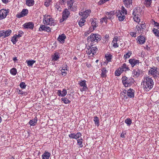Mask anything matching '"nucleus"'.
Masks as SVG:
<instances>
[{
    "label": "nucleus",
    "instance_id": "1",
    "mask_svg": "<svg viewBox=\"0 0 159 159\" xmlns=\"http://www.w3.org/2000/svg\"><path fill=\"white\" fill-rule=\"evenodd\" d=\"M141 85L143 89L148 91L153 88L154 82L151 78L149 76H145L141 82Z\"/></svg>",
    "mask_w": 159,
    "mask_h": 159
},
{
    "label": "nucleus",
    "instance_id": "2",
    "mask_svg": "<svg viewBox=\"0 0 159 159\" xmlns=\"http://www.w3.org/2000/svg\"><path fill=\"white\" fill-rule=\"evenodd\" d=\"M127 11L125 8L122 6L121 11H118L116 12V16L118 20L120 21H123L125 18V15H126Z\"/></svg>",
    "mask_w": 159,
    "mask_h": 159
},
{
    "label": "nucleus",
    "instance_id": "3",
    "mask_svg": "<svg viewBox=\"0 0 159 159\" xmlns=\"http://www.w3.org/2000/svg\"><path fill=\"white\" fill-rule=\"evenodd\" d=\"M43 23L44 24L48 25L54 26L55 25L54 19L50 15H45L44 16Z\"/></svg>",
    "mask_w": 159,
    "mask_h": 159
},
{
    "label": "nucleus",
    "instance_id": "4",
    "mask_svg": "<svg viewBox=\"0 0 159 159\" xmlns=\"http://www.w3.org/2000/svg\"><path fill=\"white\" fill-rule=\"evenodd\" d=\"M129 70V67L125 63H124L121 67L118 68L115 72V75L117 76H120L123 72Z\"/></svg>",
    "mask_w": 159,
    "mask_h": 159
},
{
    "label": "nucleus",
    "instance_id": "5",
    "mask_svg": "<svg viewBox=\"0 0 159 159\" xmlns=\"http://www.w3.org/2000/svg\"><path fill=\"white\" fill-rule=\"evenodd\" d=\"M140 11L139 7L134 9L133 12V19L134 21L137 22L139 23L140 22V19L139 17Z\"/></svg>",
    "mask_w": 159,
    "mask_h": 159
},
{
    "label": "nucleus",
    "instance_id": "6",
    "mask_svg": "<svg viewBox=\"0 0 159 159\" xmlns=\"http://www.w3.org/2000/svg\"><path fill=\"white\" fill-rule=\"evenodd\" d=\"M101 36L98 34H91V35L88 37L87 41L89 42H95L99 41L101 39Z\"/></svg>",
    "mask_w": 159,
    "mask_h": 159
},
{
    "label": "nucleus",
    "instance_id": "7",
    "mask_svg": "<svg viewBox=\"0 0 159 159\" xmlns=\"http://www.w3.org/2000/svg\"><path fill=\"white\" fill-rule=\"evenodd\" d=\"M148 75H152L153 77L156 78L159 77V74L158 72L157 67L153 66L148 71Z\"/></svg>",
    "mask_w": 159,
    "mask_h": 159
},
{
    "label": "nucleus",
    "instance_id": "8",
    "mask_svg": "<svg viewBox=\"0 0 159 159\" xmlns=\"http://www.w3.org/2000/svg\"><path fill=\"white\" fill-rule=\"evenodd\" d=\"M122 83L125 87L130 86L132 84L131 79H129L125 76L122 78Z\"/></svg>",
    "mask_w": 159,
    "mask_h": 159
},
{
    "label": "nucleus",
    "instance_id": "9",
    "mask_svg": "<svg viewBox=\"0 0 159 159\" xmlns=\"http://www.w3.org/2000/svg\"><path fill=\"white\" fill-rule=\"evenodd\" d=\"M138 25H137L136 28L139 33H142L143 30L145 28L146 25L144 22H142L141 23L139 24L138 23Z\"/></svg>",
    "mask_w": 159,
    "mask_h": 159
},
{
    "label": "nucleus",
    "instance_id": "10",
    "mask_svg": "<svg viewBox=\"0 0 159 159\" xmlns=\"http://www.w3.org/2000/svg\"><path fill=\"white\" fill-rule=\"evenodd\" d=\"M86 81L85 80H81L79 82L80 85L82 88H80V91L81 92L85 91L87 90L88 87L86 84Z\"/></svg>",
    "mask_w": 159,
    "mask_h": 159
},
{
    "label": "nucleus",
    "instance_id": "11",
    "mask_svg": "<svg viewBox=\"0 0 159 159\" xmlns=\"http://www.w3.org/2000/svg\"><path fill=\"white\" fill-rule=\"evenodd\" d=\"M67 5L69 9L71 11H74L76 10L77 6L76 4L75 3H74V2H72L68 3Z\"/></svg>",
    "mask_w": 159,
    "mask_h": 159
},
{
    "label": "nucleus",
    "instance_id": "12",
    "mask_svg": "<svg viewBox=\"0 0 159 159\" xmlns=\"http://www.w3.org/2000/svg\"><path fill=\"white\" fill-rule=\"evenodd\" d=\"M91 11L89 10H85V11H84L83 12H79V14L80 15L82 16V18L85 19L89 15Z\"/></svg>",
    "mask_w": 159,
    "mask_h": 159
},
{
    "label": "nucleus",
    "instance_id": "13",
    "mask_svg": "<svg viewBox=\"0 0 159 159\" xmlns=\"http://www.w3.org/2000/svg\"><path fill=\"white\" fill-rule=\"evenodd\" d=\"M136 40L138 43L140 44H143L145 42L146 39L144 36L140 35L137 37Z\"/></svg>",
    "mask_w": 159,
    "mask_h": 159
},
{
    "label": "nucleus",
    "instance_id": "14",
    "mask_svg": "<svg viewBox=\"0 0 159 159\" xmlns=\"http://www.w3.org/2000/svg\"><path fill=\"white\" fill-rule=\"evenodd\" d=\"M28 13V10L27 9H23L21 12L17 15V17L20 18L26 16Z\"/></svg>",
    "mask_w": 159,
    "mask_h": 159
},
{
    "label": "nucleus",
    "instance_id": "15",
    "mask_svg": "<svg viewBox=\"0 0 159 159\" xmlns=\"http://www.w3.org/2000/svg\"><path fill=\"white\" fill-rule=\"evenodd\" d=\"M10 30H7L0 31V37H2L3 38L8 36L10 34Z\"/></svg>",
    "mask_w": 159,
    "mask_h": 159
},
{
    "label": "nucleus",
    "instance_id": "16",
    "mask_svg": "<svg viewBox=\"0 0 159 159\" xmlns=\"http://www.w3.org/2000/svg\"><path fill=\"white\" fill-rule=\"evenodd\" d=\"M23 26L25 29H33L34 27V24L32 22H29L28 23H25Z\"/></svg>",
    "mask_w": 159,
    "mask_h": 159
},
{
    "label": "nucleus",
    "instance_id": "17",
    "mask_svg": "<svg viewBox=\"0 0 159 159\" xmlns=\"http://www.w3.org/2000/svg\"><path fill=\"white\" fill-rule=\"evenodd\" d=\"M129 62L131 65L132 67H134L135 66L139 65V61L135 59H130L129 60Z\"/></svg>",
    "mask_w": 159,
    "mask_h": 159
},
{
    "label": "nucleus",
    "instance_id": "18",
    "mask_svg": "<svg viewBox=\"0 0 159 159\" xmlns=\"http://www.w3.org/2000/svg\"><path fill=\"white\" fill-rule=\"evenodd\" d=\"M81 136H82V134L80 132L77 134L72 133L69 135V137L70 138L75 139L79 138Z\"/></svg>",
    "mask_w": 159,
    "mask_h": 159
},
{
    "label": "nucleus",
    "instance_id": "19",
    "mask_svg": "<svg viewBox=\"0 0 159 159\" xmlns=\"http://www.w3.org/2000/svg\"><path fill=\"white\" fill-rule=\"evenodd\" d=\"M7 11L4 9L0 10V19H2L6 17L7 14Z\"/></svg>",
    "mask_w": 159,
    "mask_h": 159
},
{
    "label": "nucleus",
    "instance_id": "20",
    "mask_svg": "<svg viewBox=\"0 0 159 159\" xmlns=\"http://www.w3.org/2000/svg\"><path fill=\"white\" fill-rule=\"evenodd\" d=\"M39 30L40 31H44L48 32H49L51 31V29L48 26H45V25H42L40 26L39 29Z\"/></svg>",
    "mask_w": 159,
    "mask_h": 159
},
{
    "label": "nucleus",
    "instance_id": "21",
    "mask_svg": "<svg viewBox=\"0 0 159 159\" xmlns=\"http://www.w3.org/2000/svg\"><path fill=\"white\" fill-rule=\"evenodd\" d=\"M67 93V92L66 90L65 89H63L62 91H61V90H58L57 94L59 96L62 97L65 96Z\"/></svg>",
    "mask_w": 159,
    "mask_h": 159
},
{
    "label": "nucleus",
    "instance_id": "22",
    "mask_svg": "<svg viewBox=\"0 0 159 159\" xmlns=\"http://www.w3.org/2000/svg\"><path fill=\"white\" fill-rule=\"evenodd\" d=\"M70 14L69 11L67 9H65L63 12L62 16L64 20H66Z\"/></svg>",
    "mask_w": 159,
    "mask_h": 159
},
{
    "label": "nucleus",
    "instance_id": "23",
    "mask_svg": "<svg viewBox=\"0 0 159 159\" xmlns=\"http://www.w3.org/2000/svg\"><path fill=\"white\" fill-rule=\"evenodd\" d=\"M66 37L64 34H62L59 36L57 38L58 41L61 43H64L65 42V39H66Z\"/></svg>",
    "mask_w": 159,
    "mask_h": 159
},
{
    "label": "nucleus",
    "instance_id": "24",
    "mask_svg": "<svg viewBox=\"0 0 159 159\" xmlns=\"http://www.w3.org/2000/svg\"><path fill=\"white\" fill-rule=\"evenodd\" d=\"M118 38L117 36H115L114 38L111 43V44L114 48H117L118 47V45L117 43L118 41Z\"/></svg>",
    "mask_w": 159,
    "mask_h": 159
},
{
    "label": "nucleus",
    "instance_id": "25",
    "mask_svg": "<svg viewBox=\"0 0 159 159\" xmlns=\"http://www.w3.org/2000/svg\"><path fill=\"white\" fill-rule=\"evenodd\" d=\"M52 61H57L60 58V54L58 52H56L52 56Z\"/></svg>",
    "mask_w": 159,
    "mask_h": 159
},
{
    "label": "nucleus",
    "instance_id": "26",
    "mask_svg": "<svg viewBox=\"0 0 159 159\" xmlns=\"http://www.w3.org/2000/svg\"><path fill=\"white\" fill-rule=\"evenodd\" d=\"M38 118L36 116L34 119L30 120L29 122V124L31 126H34L37 123Z\"/></svg>",
    "mask_w": 159,
    "mask_h": 159
},
{
    "label": "nucleus",
    "instance_id": "27",
    "mask_svg": "<svg viewBox=\"0 0 159 159\" xmlns=\"http://www.w3.org/2000/svg\"><path fill=\"white\" fill-rule=\"evenodd\" d=\"M134 90L130 89L128 90L127 92V95L130 98H133L134 97Z\"/></svg>",
    "mask_w": 159,
    "mask_h": 159
},
{
    "label": "nucleus",
    "instance_id": "28",
    "mask_svg": "<svg viewBox=\"0 0 159 159\" xmlns=\"http://www.w3.org/2000/svg\"><path fill=\"white\" fill-rule=\"evenodd\" d=\"M50 153L48 152H45L42 156V159H49L50 156Z\"/></svg>",
    "mask_w": 159,
    "mask_h": 159
},
{
    "label": "nucleus",
    "instance_id": "29",
    "mask_svg": "<svg viewBox=\"0 0 159 159\" xmlns=\"http://www.w3.org/2000/svg\"><path fill=\"white\" fill-rule=\"evenodd\" d=\"M102 73L101 76L102 78L106 77L107 76L106 73L107 71L105 68H103L102 69Z\"/></svg>",
    "mask_w": 159,
    "mask_h": 159
},
{
    "label": "nucleus",
    "instance_id": "30",
    "mask_svg": "<svg viewBox=\"0 0 159 159\" xmlns=\"http://www.w3.org/2000/svg\"><path fill=\"white\" fill-rule=\"evenodd\" d=\"M125 6L127 7H130V5L132 3V0H123Z\"/></svg>",
    "mask_w": 159,
    "mask_h": 159
},
{
    "label": "nucleus",
    "instance_id": "31",
    "mask_svg": "<svg viewBox=\"0 0 159 159\" xmlns=\"http://www.w3.org/2000/svg\"><path fill=\"white\" fill-rule=\"evenodd\" d=\"M89 50H90V52H91L92 55H94L96 53L98 49L96 47H90Z\"/></svg>",
    "mask_w": 159,
    "mask_h": 159
},
{
    "label": "nucleus",
    "instance_id": "32",
    "mask_svg": "<svg viewBox=\"0 0 159 159\" xmlns=\"http://www.w3.org/2000/svg\"><path fill=\"white\" fill-rule=\"evenodd\" d=\"M34 4V0H26V4L29 7L33 6Z\"/></svg>",
    "mask_w": 159,
    "mask_h": 159
},
{
    "label": "nucleus",
    "instance_id": "33",
    "mask_svg": "<svg viewBox=\"0 0 159 159\" xmlns=\"http://www.w3.org/2000/svg\"><path fill=\"white\" fill-rule=\"evenodd\" d=\"M105 57L106 59V61H107V62L111 61L112 57V56L109 53H107L105 55Z\"/></svg>",
    "mask_w": 159,
    "mask_h": 159
},
{
    "label": "nucleus",
    "instance_id": "34",
    "mask_svg": "<svg viewBox=\"0 0 159 159\" xmlns=\"http://www.w3.org/2000/svg\"><path fill=\"white\" fill-rule=\"evenodd\" d=\"M152 3V0H144V3L147 7H150Z\"/></svg>",
    "mask_w": 159,
    "mask_h": 159
},
{
    "label": "nucleus",
    "instance_id": "35",
    "mask_svg": "<svg viewBox=\"0 0 159 159\" xmlns=\"http://www.w3.org/2000/svg\"><path fill=\"white\" fill-rule=\"evenodd\" d=\"M36 61L33 60L27 61L26 63L29 66H32L33 64Z\"/></svg>",
    "mask_w": 159,
    "mask_h": 159
},
{
    "label": "nucleus",
    "instance_id": "36",
    "mask_svg": "<svg viewBox=\"0 0 159 159\" xmlns=\"http://www.w3.org/2000/svg\"><path fill=\"white\" fill-rule=\"evenodd\" d=\"M96 19H92L91 20V24L92 26L93 27V30L94 29V28L97 27V21H96Z\"/></svg>",
    "mask_w": 159,
    "mask_h": 159
},
{
    "label": "nucleus",
    "instance_id": "37",
    "mask_svg": "<svg viewBox=\"0 0 159 159\" xmlns=\"http://www.w3.org/2000/svg\"><path fill=\"white\" fill-rule=\"evenodd\" d=\"M85 22V19L81 18L79 21V24L80 27H82L84 25V23Z\"/></svg>",
    "mask_w": 159,
    "mask_h": 159
},
{
    "label": "nucleus",
    "instance_id": "38",
    "mask_svg": "<svg viewBox=\"0 0 159 159\" xmlns=\"http://www.w3.org/2000/svg\"><path fill=\"white\" fill-rule=\"evenodd\" d=\"M125 122L128 126H129L132 124V120L128 118L125 120Z\"/></svg>",
    "mask_w": 159,
    "mask_h": 159
},
{
    "label": "nucleus",
    "instance_id": "39",
    "mask_svg": "<svg viewBox=\"0 0 159 159\" xmlns=\"http://www.w3.org/2000/svg\"><path fill=\"white\" fill-rule=\"evenodd\" d=\"M17 36L14 35L11 38V41L14 44H15L16 43L19 39Z\"/></svg>",
    "mask_w": 159,
    "mask_h": 159
},
{
    "label": "nucleus",
    "instance_id": "40",
    "mask_svg": "<svg viewBox=\"0 0 159 159\" xmlns=\"http://www.w3.org/2000/svg\"><path fill=\"white\" fill-rule=\"evenodd\" d=\"M132 54V52L129 51L127 53L124 55V58L125 59L129 58Z\"/></svg>",
    "mask_w": 159,
    "mask_h": 159
},
{
    "label": "nucleus",
    "instance_id": "41",
    "mask_svg": "<svg viewBox=\"0 0 159 159\" xmlns=\"http://www.w3.org/2000/svg\"><path fill=\"white\" fill-rule=\"evenodd\" d=\"M17 73V70L14 68H13L11 69V75H15Z\"/></svg>",
    "mask_w": 159,
    "mask_h": 159
},
{
    "label": "nucleus",
    "instance_id": "42",
    "mask_svg": "<svg viewBox=\"0 0 159 159\" xmlns=\"http://www.w3.org/2000/svg\"><path fill=\"white\" fill-rule=\"evenodd\" d=\"M93 120L95 122V124L97 126H98L99 125V120L97 116L94 117Z\"/></svg>",
    "mask_w": 159,
    "mask_h": 159
},
{
    "label": "nucleus",
    "instance_id": "43",
    "mask_svg": "<svg viewBox=\"0 0 159 159\" xmlns=\"http://www.w3.org/2000/svg\"><path fill=\"white\" fill-rule=\"evenodd\" d=\"M63 67L61 71V75H62L64 76L66 75L67 74L66 71H67V69L66 68V69H63Z\"/></svg>",
    "mask_w": 159,
    "mask_h": 159
},
{
    "label": "nucleus",
    "instance_id": "44",
    "mask_svg": "<svg viewBox=\"0 0 159 159\" xmlns=\"http://www.w3.org/2000/svg\"><path fill=\"white\" fill-rule=\"evenodd\" d=\"M133 74L136 77H138L139 75L140 74V71L138 70L137 71L134 70L133 72Z\"/></svg>",
    "mask_w": 159,
    "mask_h": 159
},
{
    "label": "nucleus",
    "instance_id": "45",
    "mask_svg": "<svg viewBox=\"0 0 159 159\" xmlns=\"http://www.w3.org/2000/svg\"><path fill=\"white\" fill-rule=\"evenodd\" d=\"M61 101L63 102L65 104L68 103L70 102L67 98H61Z\"/></svg>",
    "mask_w": 159,
    "mask_h": 159
},
{
    "label": "nucleus",
    "instance_id": "46",
    "mask_svg": "<svg viewBox=\"0 0 159 159\" xmlns=\"http://www.w3.org/2000/svg\"><path fill=\"white\" fill-rule=\"evenodd\" d=\"M82 139L81 138L80 139H79L77 140V143H78V144L79 146L80 147H82L83 146L82 145Z\"/></svg>",
    "mask_w": 159,
    "mask_h": 159
},
{
    "label": "nucleus",
    "instance_id": "47",
    "mask_svg": "<svg viewBox=\"0 0 159 159\" xmlns=\"http://www.w3.org/2000/svg\"><path fill=\"white\" fill-rule=\"evenodd\" d=\"M108 17H105L104 18H103L100 20V21L102 23H103L104 22H105V23H107V20Z\"/></svg>",
    "mask_w": 159,
    "mask_h": 159
},
{
    "label": "nucleus",
    "instance_id": "48",
    "mask_svg": "<svg viewBox=\"0 0 159 159\" xmlns=\"http://www.w3.org/2000/svg\"><path fill=\"white\" fill-rule=\"evenodd\" d=\"M20 88L22 89H25L26 87L25 83L23 82L20 83Z\"/></svg>",
    "mask_w": 159,
    "mask_h": 159
},
{
    "label": "nucleus",
    "instance_id": "49",
    "mask_svg": "<svg viewBox=\"0 0 159 159\" xmlns=\"http://www.w3.org/2000/svg\"><path fill=\"white\" fill-rule=\"evenodd\" d=\"M23 34V32L22 31H20L19 32V33L18 34L15 35L16 36H17V37L19 39L20 37H21Z\"/></svg>",
    "mask_w": 159,
    "mask_h": 159
},
{
    "label": "nucleus",
    "instance_id": "50",
    "mask_svg": "<svg viewBox=\"0 0 159 159\" xmlns=\"http://www.w3.org/2000/svg\"><path fill=\"white\" fill-rule=\"evenodd\" d=\"M106 14L108 15V18L109 19H111L112 16H113V12H107V13H106Z\"/></svg>",
    "mask_w": 159,
    "mask_h": 159
},
{
    "label": "nucleus",
    "instance_id": "51",
    "mask_svg": "<svg viewBox=\"0 0 159 159\" xmlns=\"http://www.w3.org/2000/svg\"><path fill=\"white\" fill-rule=\"evenodd\" d=\"M109 0H101L98 2V4H102Z\"/></svg>",
    "mask_w": 159,
    "mask_h": 159
},
{
    "label": "nucleus",
    "instance_id": "52",
    "mask_svg": "<svg viewBox=\"0 0 159 159\" xmlns=\"http://www.w3.org/2000/svg\"><path fill=\"white\" fill-rule=\"evenodd\" d=\"M55 8L58 11H60L61 10V8L60 6H59L58 5L56 4L55 7Z\"/></svg>",
    "mask_w": 159,
    "mask_h": 159
},
{
    "label": "nucleus",
    "instance_id": "53",
    "mask_svg": "<svg viewBox=\"0 0 159 159\" xmlns=\"http://www.w3.org/2000/svg\"><path fill=\"white\" fill-rule=\"evenodd\" d=\"M50 1H49L47 0V1L45 2L44 5L46 7H48L50 5Z\"/></svg>",
    "mask_w": 159,
    "mask_h": 159
},
{
    "label": "nucleus",
    "instance_id": "54",
    "mask_svg": "<svg viewBox=\"0 0 159 159\" xmlns=\"http://www.w3.org/2000/svg\"><path fill=\"white\" fill-rule=\"evenodd\" d=\"M154 25L156 27L157 29H159V23L154 21Z\"/></svg>",
    "mask_w": 159,
    "mask_h": 159
},
{
    "label": "nucleus",
    "instance_id": "55",
    "mask_svg": "<svg viewBox=\"0 0 159 159\" xmlns=\"http://www.w3.org/2000/svg\"><path fill=\"white\" fill-rule=\"evenodd\" d=\"M64 2H66L68 4V3H70V2H74V0H64Z\"/></svg>",
    "mask_w": 159,
    "mask_h": 159
},
{
    "label": "nucleus",
    "instance_id": "56",
    "mask_svg": "<svg viewBox=\"0 0 159 159\" xmlns=\"http://www.w3.org/2000/svg\"><path fill=\"white\" fill-rule=\"evenodd\" d=\"M130 35L132 37H135L136 36V34L134 32H131L130 33Z\"/></svg>",
    "mask_w": 159,
    "mask_h": 159
},
{
    "label": "nucleus",
    "instance_id": "57",
    "mask_svg": "<svg viewBox=\"0 0 159 159\" xmlns=\"http://www.w3.org/2000/svg\"><path fill=\"white\" fill-rule=\"evenodd\" d=\"M17 91L19 93L21 94H23L24 93V92L23 91H20V89H17Z\"/></svg>",
    "mask_w": 159,
    "mask_h": 159
},
{
    "label": "nucleus",
    "instance_id": "58",
    "mask_svg": "<svg viewBox=\"0 0 159 159\" xmlns=\"http://www.w3.org/2000/svg\"><path fill=\"white\" fill-rule=\"evenodd\" d=\"M125 133H121L120 137L122 138H125Z\"/></svg>",
    "mask_w": 159,
    "mask_h": 159
},
{
    "label": "nucleus",
    "instance_id": "59",
    "mask_svg": "<svg viewBox=\"0 0 159 159\" xmlns=\"http://www.w3.org/2000/svg\"><path fill=\"white\" fill-rule=\"evenodd\" d=\"M144 49L147 50H150V48L149 47H148V46L146 45L144 47Z\"/></svg>",
    "mask_w": 159,
    "mask_h": 159
},
{
    "label": "nucleus",
    "instance_id": "60",
    "mask_svg": "<svg viewBox=\"0 0 159 159\" xmlns=\"http://www.w3.org/2000/svg\"><path fill=\"white\" fill-rule=\"evenodd\" d=\"M8 0H2V2L5 3H6L8 2Z\"/></svg>",
    "mask_w": 159,
    "mask_h": 159
},
{
    "label": "nucleus",
    "instance_id": "61",
    "mask_svg": "<svg viewBox=\"0 0 159 159\" xmlns=\"http://www.w3.org/2000/svg\"><path fill=\"white\" fill-rule=\"evenodd\" d=\"M86 52L88 54H90L91 53V52H90V50H89V48L88 50L86 51Z\"/></svg>",
    "mask_w": 159,
    "mask_h": 159
},
{
    "label": "nucleus",
    "instance_id": "62",
    "mask_svg": "<svg viewBox=\"0 0 159 159\" xmlns=\"http://www.w3.org/2000/svg\"><path fill=\"white\" fill-rule=\"evenodd\" d=\"M12 59L15 62L17 60V57H14Z\"/></svg>",
    "mask_w": 159,
    "mask_h": 159
},
{
    "label": "nucleus",
    "instance_id": "63",
    "mask_svg": "<svg viewBox=\"0 0 159 159\" xmlns=\"http://www.w3.org/2000/svg\"><path fill=\"white\" fill-rule=\"evenodd\" d=\"M91 32V31H87L85 33V36H87L88 34H89V33H90Z\"/></svg>",
    "mask_w": 159,
    "mask_h": 159
},
{
    "label": "nucleus",
    "instance_id": "64",
    "mask_svg": "<svg viewBox=\"0 0 159 159\" xmlns=\"http://www.w3.org/2000/svg\"><path fill=\"white\" fill-rule=\"evenodd\" d=\"M65 20H64V19H63V18H62V19H60V22H62L63 21Z\"/></svg>",
    "mask_w": 159,
    "mask_h": 159
}]
</instances>
